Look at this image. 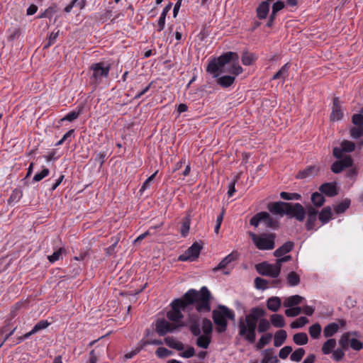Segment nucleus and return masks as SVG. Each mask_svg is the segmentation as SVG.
Returning <instances> with one entry per match:
<instances>
[{"label":"nucleus","instance_id":"7c9ffc66","mask_svg":"<svg viewBox=\"0 0 363 363\" xmlns=\"http://www.w3.org/2000/svg\"><path fill=\"white\" fill-rule=\"evenodd\" d=\"M264 357L261 363H278L279 359L277 356L272 354V350H264Z\"/></svg>","mask_w":363,"mask_h":363},{"label":"nucleus","instance_id":"2f4dec72","mask_svg":"<svg viewBox=\"0 0 363 363\" xmlns=\"http://www.w3.org/2000/svg\"><path fill=\"white\" fill-rule=\"evenodd\" d=\"M286 279L289 285L291 286H297L300 283V277L295 272H289L286 277Z\"/></svg>","mask_w":363,"mask_h":363},{"label":"nucleus","instance_id":"9d476101","mask_svg":"<svg viewBox=\"0 0 363 363\" xmlns=\"http://www.w3.org/2000/svg\"><path fill=\"white\" fill-rule=\"evenodd\" d=\"M93 71L92 79L95 83H99L101 81L102 77H107L110 71V66H104L103 62H98L93 64L91 67Z\"/></svg>","mask_w":363,"mask_h":363},{"label":"nucleus","instance_id":"774afa93","mask_svg":"<svg viewBox=\"0 0 363 363\" xmlns=\"http://www.w3.org/2000/svg\"><path fill=\"white\" fill-rule=\"evenodd\" d=\"M284 7V3L282 1H277L272 5V11L277 13Z\"/></svg>","mask_w":363,"mask_h":363},{"label":"nucleus","instance_id":"864d4df0","mask_svg":"<svg viewBox=\"0 0 363 363\" xmlns=\"http://www.w3.org/2000/svg\"><path fill=\"white\" fill-rule=\"evenodd\" d=\"M64 250L62 248H60L58 250L48 257L49 261L50 262H55L59 260Z\"/></svg>","mask_w":363,"mask_h":363},{"label":"nucleus","instance_id":"9b49d317","mask_svg":"<svg viewBox=\"0 0 363 363\" xmlns=\"http://www.w3.org/2000/svg\"><path fill=\"white\" fill-rule=\"evenodd\" d=\"M286 215L295 218L298 221H303L306 216V211L301 204L298 203H288Z\"/></svg>","mask_w":363,"mask_h":363},{"label":"nucleus","instance_id":"bf43d9fd","mask_svg":"<svg viewBox=\"0 0 363 363\" xmlns=\"http://www.w3.org/2000/svg\"><path fill=\"white\" fill-rule=\"evenodd\" d=\"M157 174V171H156L154 174H152L150 177H149L145 182L143 183V186H141L140 191L142 193L146 189H147L150 186V184L152 180L155 179L156 174Z\"/></svg>","mask_w":363,"mask_h":363},{"label":"nucleus","instance_id":"8fccbe9b","mask_svg":"<svg viewBox=\"0 0 363 363\" xmlns=\"http://www.w3.org/2000/svg\"><path fill=\"white\" fill-rule=\"evenodd\" d=\"M81 111L79 110L77 111H72L69 113H67L64 118L61 119V121H73L74 120L77 119L79 115H80Z\"/></svg>","mask_w":363,"mask_h":363},{"label":"nucleus","instance_id":"423d86ee","mask_svg":"<svg viewBox=\"0 0 363 363\" xmlns=\"http://www.w3.org/2000/svg\"><path fill=\"white\" fill-rule=\"evenodd\" d=\"M260 222H264L268 228L273 229H277L279 226L278 220L264 211L255 214L250 220V225L255 227H257Z\"/></svg>","mask_w":363,"mask_h":363},{"label":"nucleus","instance_id":"de8ad7c7","mask_svg":"<svg viewBox=\"0 0 363 363\" xmlns=\"http://www.w3.org/2000/svg\"><path fill=\"white\" fill-rule=\"evenodd\" d=\"M308 320L306 317H301L291 324L292 328H298L304 326Z\"/></svg>","mask_w":363,"mask_h":363},{"label":"nucleus","instance_id":"1a4fd4ad","mask_svg":"<svg viewBox=\"0 0 363 363\" xmlns=\"http://www.w3.org/2000/svg\"><path fill=\"white\" fill-rule=\"evenodd\" d=\"M203 248L201 243L195 242L182 255L179 257L180 261H194L199 257L200 252Z\"/></svg>","mask_w":363,"mask_h":363},{"label":"nucleus","instance_id":"aec40b11","mask_svg":"<svg viewBox=\"0 0 363 363\" xmlns=\"http://www.w3.org/2000/svg\"><path fill=\"white\" fill-rule=\"evenodd\" d=\"M294 247V242L291 241H288L282 245L280 247L277 249L274 252V255L277 257H281L285 254L291 252Z\"/></svg>","mask_w":363,"mask_h":363},{"label":"nucleus","instance_id":"b1692460","mask_svg":"<svg viewBox=\"0 0 363 363\" xmlns=\"http://www.w3.org/2000/svg\"><path fill=\"white\" fill-rule=\"evenodd\" d=\"M287 337V333L284 330H278L274 335V345L278 347L281 346L285 342Z\"/></svg>","mask_w":363,"mask_h":363},{"label":"nucleus","instance_id":"49530a36","mask_svg":"<svg viewBox=\"0 0 363 363\" xmlns=\"http://www.w3.org/2000/svg\"><path fill=\"white\" fill-rule=\"evenodd\" d=\"M341 147L344 152H350L354 150L355 144L349 140H344L341 144Z\"/></svg>","mask_w":363,"mask_h":363},{"label":"nucleus","instance_id":"58836bf2","mask_svg":"<svg viewBox=\"0 0 363 363\" xmlns=\"http://www.w3.org/2000/svg\"><path fill=\"white\" fill-rule=\"evenodd\" d=\"M350 205V201L348 199H345L340 202V203L337 204L335 206L334 210L336 213L340 214L345 212L349 208Z\"/></svg>","mask_w":363,"mask_h":363},{"label":"nucleus","instance_id":"e2e57ef3","mask_svg":"<svg viewBox=\"0 0 363 363\" xmlns=\"http://www.w3.org/2000/svg\"><path fill=\"white\" fill-rule=\"evenodd\" d=\"M162 341L160 340H141L140 342V348H143L147 345H162Z\"/></svg>","mask_w":363,"mask_h":363},{"label":"nucleus","instance_id":"ea45409f","mask_svg":"<svg viewBox=\"0 0 363 363\" xmlns=\"http://www.w3.org/2000/svg\"><path fill=\"white\" fill-rule=\"evenodd\" d=\"M305 354V350L303 348H298L290 356L291 361L298 362H300Z\"/></svg>","mask_w":363,"mask_h":363},{"label":"nucleus","instance_id":"72a5a7b5","mask_svg":"<svg viewBox=\"0 0 363 363\" xmlns=\"http://www.w3.org/2000/svg\"><path fill=\"white\" fill-rule=\"evenodd\" d=\"M325 201L324 196L318 192H315L311 195V201L316 207L322 206Z\"/></svg>","mask_w":363,"mask_h":363},{"label":"nucleus","instance_id":"c9c22d12","mask_svg":"<svg viewBox=\"0 0 363 363\" xmlns=\"http://www.w3.org/2000/svg\"><path fill=\"white\" fill-rule=\"evenodd\" d=\"M211 343V338L207 335H199L196 340V345L199 347L207 349Z\"/></svg>","mask_w":363,"mask_h":363},{"label":"nucleus","instance_id":"c03bdc74","mask_svg":"<svg viewBox=\"0 0 363 363\" xmlns=\"http://www.w3.org/2000/svg\"><path fill=\"white\" fill-rule=\"evenodd\" d=\"M269 281L266 279H264L260 277H256L255 279V287L258 289H266L267 288V285Z\"/></svg>","mask_w":363,"mask_h":363},{"label":"nucleus","instance_id":"cd10ccee","mask_svg":"<svg viewBox=\"0 0 363 363\" xmlns=\"http://www.w3.org/2000/svg\"><path fill=\"white\" fill-rule=\"evenodd\" d=\"M190 223H191V216L190 214H187L182 220V228H181V235L182 237L185 238L189 233L190 229Z\"/></svg>","mask_w":363,"mask_h":363},{"label":"nucleus","instance_id":"5fc2aeb1","mask_svg":"<svg viewBox=\"0 0 363 363\" xmlns=\"http://www.w3.org/2000/svg\"><path fill=\"white\" fill-rule=\"evenodd\" d=\"M351 136L354 138H359L363 135V127H354L350 130Z\"/></svg>","mask_w":363,"mask_h":363},{"label":"nucleus","instance_id":"f03ea898","mask_svg":"<svg viewBox=\"0 0 363 363\" xmlns=\"http://www.w3.org/2000/svg\"><path fill=\"white\" fill-rule=\"evenodd\" d=\"M265 311L259 307H254L250 313L238 320V335L245 340L252 344L256 340V329L259 333L267 332L270 328V323L266 318Z\"/></svg>","mask_w":363,"mask_h":363},{"label":"nucleus","instance_id":"4d7b16f0","mask_svg":"<svg viewBox=\"0 0 363 363\" xmlns=\"http://www.w3.org/2000/svg\"><path fill=\"white\" fill-rule=\"evenodd\" d=\"M195 354V350L193 347L189 346L186 350L180 354V356L184 358H190Z\"/></svg>","mask_w":363,"mask_h":363},{"label":"nucleus","instance_id":"0e129e2a","mask_svg":"<svg viewBox=\"0 0 363 363\" xmlns=\"http://www.w3.org/2000/svg\"><path fill=\"white\" fill-rule=\"evenodd\" d=\"M317 216H308L306 227L308 230H313L315 226Z\"/></svg>","mask_w":363,"mask_h":363},{"label":"nucleus","instance_id":"393cba45","mask_svg":"<svg viewBox=\"0 0 363 363\" xmlns=\"http://www.w3.org/2000/svg\"><path fill=\"white\" fill-rule=\"evenodd\" d=\"M164 341L167 346L178 351H182L184 349V344L181 342L177 341L173 337H167L164 339Z\"/></svg>","mask_w":363,"mask_h":363},{"label":"nucleus","instance_id":"ddd939ff","mask_svg":"<svg viewBox=\"0 0 363 363\" xmlns=\"http://www.w3.org/2000/svg\"><path fill=\"white\" fill-rule=\"evenodd\" d=\"M343 113L339 99L335 97L333 99L330 121H337L342 119Z\"/></svg>","mask_w":363,"mask_h":363},{"label":"nucleus","instance_id":"c756f323","mask_svg":"<svg viewBox=\"0 0 363 363\" xmlns=\"http://www.w3.org/2000/svg\"><path fill=\"white\" fill-rule=\"evenodd\" d=\"M336 340L333 338L328 339L322 347V352L325 354H330L336 346Z\"/></svg>","mask_w":363,"mask_h":363},{"label":"nucleus","instance_id":"f257e3e1","mask_svg":"<svg viewBox=\"0 0 363 363\" xmlns=\"http://www.w3.org/2000/svg\"><path fill=\"white\" fill-rule=\"evenodd\" d=\"M211 292L206 286L199 291L195 289L189 290L182 298L173 301L171 304L172 310L167 312V318L172 323H178L183 318L181 310H184L188 305L195 303V308L199 313H208L211 311Z\"/></svg>","mask_w":363,"mask_h":363},{"label":"nucleus","instance_id":"e433bc0d","mask_svg":"<svg viewBox=\"0 0 363 363\" xmlns=\"http://www.w3.org/2000/svg\"><path fill=\"white\" fill-rule=\"evenodd\" d=\"M235 81V77L223 76L218 79V83L223 87H228L231 86Z\"/></svg>","mask_w":363,"mask_h":363},{"label":"nucleus","instance_id":"338daca9","mask_svg":"<svg viewBox=\"0 0 363 363\" xmlns=\"http://www.w3.org/2000/svg\"><path fill=\"white\" fill-rule=\"evenodd\" d=\"M190 330L194 336H199L201 334L200 326L197 323H194L191 325Z\"/></svg>","mask_w":363,"mask_h":363},{"label":"nucleus","instance_id":"c85d7f7f","mask_svg":"<svg viewBox=\"0 0 363 363\" xmlns=\"http://www.w3.org/2000/svg\"><path fill=\"white\" fill-rule=\"evenodd\" d=\"M294 342L298 345H304L308 343V335L305 333H298L293 336Z\"/></svg>","mask_w":363,"mask_h":363},{"label":"nucleus","instance_id":"0eeeda50","mask_svg":"<svg viewBox=\"0 0 363 363\" xmlns=\"http://www.w3.org/2000/svg\"><path fill=\"white\" fill-rule=\"evenodd\" d=\"M257 272L262 276L277 278L280 274V269L276 264H269L267 262L257 264L255 266Z\"/></svg>","mask_w":363,"mask_h":363},{"label":"nucleus","instance_id":"a211bd4d","mask_svg":"<svg viewBox=\"0 0 363 363\" xmlns=\"http://www.w3.org/2000/svg\"><path fill=\"white\" fill-rule=\"evenodd\" d=\"M319 191L328 196H334L337 194L336 184L335 183H325L319 187Z\"/></svg>","mask_w":363,"mask_h":363},{"label":"nucleus","instance_id":"dca6fc26","mask_svg":"<svg viewBox=\"0 0 363 363\" xmlns=\"http://www.w3.org/2000/svg\"><path fill=\"white\" fill-rule=\"evenodd\" d=\"M319 172V167L315 165H312L306 167L302 171H300L296 175L297 179H306L311 177H315Z\"/></svg>","mask_w":363,"mask_h":363},{"label":"nucleus","instance_id":"79ce46f5","mask_svg":"<svg viewBox=\"0 0 363 363\" xmlns=\"http://www.w3.org/2000/svg\"><path fill=\"white\" fill-rule=\"evenodd\" d=\"M289 68V63L285 64L277 73H275L272 79H284L287 76Z\"/></svg>","mask_w":363,"mask_h":363},{"label":"nucleus","instance_id":"4468645a","mask_svg":"<svg viewBox=\"0 0 363 363\" xmlns=\"http://www.w3.org/2000/svg\"><path fill=\"white\" fill-rule=\"evenodd\" d=\"M288 206V203L286 202H274L268 204V209L272 213L283 216L286 213V208Z\"/></svg>","mask_w":363,"mask_h":363},{"label":"nucleus","instance_id":"09e8293b","mask_svg":"<svg viewBox=\"0 0 363 363\" xmlns=\"http://www.w3.org/2000/svg\"><path fill=\"white\" fill-rule=\"evenodd\" d=\"M22 196V191L18 189H15L13 191L11 195L10 196L8 203L10 204L12 202H17L20 200Z\"/></svg>","mask_w":363,"mask_h":363},{"label":"nucleus","instance_id":"412c9836","mask_svg":"<svg viewBox=\"0 0 363 363\" xmlns=\"http://www.w3.org/2000/svg\"><path fill=\"white\" fill-rule=\"evenodd\" d=\"M281 298L277 296H272L268 298L267 301V307L269 310L273 312H277L281 307Z\"/></svg>","mask_w":363,"mask_h":363},{"label":"nucleus","instance_id":"2eb2a0df","mask_svg":"<svg viewBox=\"0 0 363 363\" xmlns=\"http://www.w3.org/2000/svg\"><path fill=\"white\" fill-rule=\"evenodd\" d=\"M238 257V252H233L228 255H227L225 257H224L221 262L218 264L217 267H214L213 269V272H216L220 269L225 268L230 263H231L233 261L236 260Z\"/></svg>","mask_w":363,"mask_h":363},{"label":"nucleus","instance_id":"603ef678","mask_svg":"<svg viewBox=\"0 0 363 363\" xmlns=\"http://www.w3.org/2000/svg\"><path fill=\"white\" fill-rule=\"evenodd\" d=\"M292 350L293 349L291 346H285L280 350L279 357L282 359H285L292 352Z\"/></svg>","mask_w":363,"mask_h":363},{"label":"nucleus","instance_id":"f704fd0d","mask_svg":"<svg viewBox=\"0 0 363 363\" xmlns=\"http://www.w3.org/2000/svg\"><path fill=\"white\" fill-rule=\"evenodd\" d=\"M241 60L244 65L248 66L252 65L255 61L256 56L255 54L246 51L242 53Z\"/></svg>","mask_w":363,"mask_h":363},{"label":"nucleus","instance_id":"39448f33","mask_svg":"<svg viewBox=\"0 0 363 363\" xmlns=\"http://www.w3.org/2000/svg\"><path fill=\"white\" fill-rule=\"evenodd\" d=\"M249 236L258 250H273L275 247V233L257 235L255 233L249 232Z\"/></svg>","mask_w":363,"mask_h":363},{"label":"nucleus","instance_id":"a878e982","mask_svg":"<svg viewBox=\"0 0 363 363\" xmlns=\"http://www.w3.org/2000/svg\"><path fill=\"white\" fill-rule=\"evenodd\" d=\"M303 300V297L299 295H294L288 297L284 301V306L285 307H292L294 306L298 305Z\"/></svg>","mask_w":363,"mask_h":363},{"label":"nucleus","instance_id":"7ed1b4c3","mask_svg":"<svg viewBox=\"0 0 363 363\" xmlns=\"http://www.w3.org/2000/svg\"><path fill=\"white\" fill-rule=\"evenodd\" d=\"M239 57L237 52H228L217 58L213 59L208 63L206 71L213 74V77H217L219 72H225L223 68L225 65L233 62L230 67L227 70L228 72L233 74L235 76L242 72V68L239 65Z\"/></svg>","mask_w":363,"mask_h":363},{"label":"nucleus","instance_id":"4be33fe9","mask_svg":"<svg viewBox=\"0 0 363 363\" xmlns=\"http://www.w3.org/2000/svg\"><path fill=\"white\" fill-rule=\"evenodd\" d=\"M340 329V325L337 323H330L323 329V335L325 337H330L336 334Z\"/></svg>","mask_w":363,"mask_h":363},{"label":"nucleus","instance_id":"6e6552de","mask_svg":"<svg viewBox=\"0 0 363 363\" xmlns=\"http://www.w3.org/2000/svg\"><path fill=\"white\" fill-rule=\"evenodd\" d=\"M155 326L157 334L160 336H164L168 333L174 331L182 325L176 323H169L168 320L162 318L156 322Z\"/></svg>","mask_w":363,"mask_h":363},{"label":"nucleus","instance_id":"3c124183","mask_svg":"<svg viewBox=\"0 0 363 363\" xmlns=\"http://www.w3.org/2000/svg\"><path fill=\"white\" fill-rule=\"evenodd\" d=\"M301 312L300 307L290 308L285 311V314L288 317H295L298 315Z\"/></svg>","mask_w":363,"mask_h":363},{"label":"nucleus","instance_id":"13d9d810","mask_svg":"<svg viewBox=\"0 0 363 363\" xmlns=\"http://www.w3.org/2000/svg\"><path fill=\"white\" fill-rule=\"evenodd\" d=\"M49 169L47 168L43 169L40 173L36 174L34 177L33 180L35 182H39L42 180L43 178L47 177L49 174Z\"/></svg>","mask_w":363,"mask_h":363},{"label":"nucleus","instance_id":"bb28decb","mask_svg":"<svg viewBox=\"0 0 363 363\" xmlns=\"http://www.w3.org/2000/svg\"><path fill=\"white\" fill-rule=\"evenodd\" d=\"M270 321L275 328H283L285 325L284 316L280 314H273L270 317Z\"/></svg>","mask_w":363,"mask_h":363},{"label":"nucleus","instance_id":"6ab92c4d","mask_svg":"<svg viewBox=\"0 0 363 363\" xmlns=\"http://www.w3.org/2000/svg\"><path fill=\"white\" fill-rule=\"evenodd\" d=\"M50 323L47 320H40L33 327L31 331L28 333H26L23 336L21 337L19 340L21 341L24 339L29 337L30 335L35 334L40 330L46 328Z\"/></svg>","mask_w":363,"mask_h":363},{"label":"nucleus","instance_id":"052dcab7","mask_svg":"<svg viewBox=\"0 0 363 363\" xmlns=\"http://www.w3.org/2000/svg\"><path fill=\"white\" fill-rule=\"evenodd\" d=\"M350 347L354 350H357V351H359L360 350L362 347H363V345L362 343L355 339V338H351L350 340Z\"/></svg>","mask_w":363,"mask_h":363},{"label":"nucleus","instance_id":"5701e85b","mask_svg":"<svg viewBox=\"0 0 363 363\" xmlns=\"http://www.w3.org/2000/svg\"><path fill=\"white\" fill-rule=\"evenodd\" d=\"M332 209L330 206H326L322 209L318 214V219L323 223H327L332 218Z\"/></svg>","mask_w":363,"mask_h":363},{"label":"nucleus","instance_id":"4c0bfd02","mask_svg":"<svg viewBox=\"0 0 363 363\" xmlns=\"http://www.w3.org/2000/svg\"><path fill=\"white\" fill-rule=\"evenodd\" d=\"M350 333H345L342 335L340 339L339 340V345L343 350H347L349 347V343H350Z\"/></svg>","mask_w":363,"mask_h":363},{"label":"nucleus","instance_id":"69168bd1","mask_svg":"<svg viewBox=\"0 0 363 363\" xmlns=\"http://www.w3.org/2000/svg\"><path fill=\"white\" fill-rule=\"evenodd\" d=\"M352 123L358 126L363 127V116L362 114H354L352 116Z\"/></svg>","mask_w":363,"mask_h":363},{"label":"nucleus","instance_id":"6e6d98bb","mask_svg":"<svg viewBox=\"0 0 363 363\" xmlns=\"http://www.w3.org/2000/svg\"><path fill=\"white\" fill-rule=\"evenodd\" d=\"M172 354V351L166 349L165 347H159L156 350V354L160 358H164L169 356Z\"/></svg>","mask_w":363,"mask_h":363},{"label":"nucleus","instance_id":"f8f14e48","mask_svg":"<svg viewBox=\"0 0 363 363\" xmlns=\"http://www.w3.org/2000/svg\"><path fill=\"white\" fill-rule=\"evenodd\" d=\"M352 164L353 160L352 157L347 155L342 159L333 162L331 165V170L333 173L338 174L343 171L345 169L351 167Z\"/></svg>","mask_w":363,"mask_h":363},{"label":"nucleus","instance_id":"473e14b6","mask_svg":"<svg viewBox=\"0 0 363 363\" xmlns=\"http://www.w3.org/2000/svg\"><path fill=\"white\" fill-rule=\"evenodd\" d=\"M321 330H322V328H321L320 325L319 323H316L312 325L309 328L308 333H309L310 336L313 339H318L320 335Z\"/></svg>","mask_w":363,"mask_h":363},{"label":"nucleus","instance_id":"680f3d73","mask_svg":"<svg viewBox=\"0 0 363 363\" xmlns=\"http://www.w3.org/2000/svg\"><path fill=\"white\" fill-rule=\"evenodd\" d=\"M344 356H345V353L343 352L342 348L337 349L333 352V357L337 362L340 361L343 358Z\"/></svg>","mask_w":363,"mask_h":363},{"label":"nucleus","instance_id":"20e7f679","mask_svg":"<svg viewBox=\"0 0 363 363\" xmlns=\"http://www.w3.org/2000/svg\"><path fill=\"white\" fill-rule=\"evenodd\" d=\"M213 320L216 325V330L219 333H224L228 326L226 319L235 320V313L225 306L219 305L218 310H213L212 313Z\"/></svg>","mask_w":363,"mask_h":363},{"label":"nucleus","instance_id":"37998d69","mask_svg":"<svg viewBox=\"0 0 363 363\" xmlns=\"http://www.w3.org/2000/svg\"><path fill=\"white\" fill-rule=\"evenodd\" d=\"M202 329L204 335H208L211 333L213 325L211 321L208 318H204L202 322Z\"/></svg>","mask_w":363,"mask_h":363},{"label":"nucleus","instance_id":"a18cd8bd","mask_svg":"<svg viewBox=\"0 0 363 363\" xmlns=\"http://www.w3.org/2000/svg\"><path fill=\"white\" fill-rule=\"evenodd\" d=\"M280 196L281 199L285 200H299L301 199V195L296 193H287L285 191H282L280 194Z\"/></svg>","mask_w":363,"mask_h":363},{"label":"nucleus","instance_id":"a19ab883","mask_svg":"<svg viewBox=\"0 0 363 363\" xmlns=\"http://www.w3.org/2000/svg\"><path fill=\"white\" fill-rule=\"evenodd\" d=\"M272 334H271V333H267L264 335H262L257 344V349L263 348L265 345H267L269 343V342L272 340Z\"/></svg>","mask_w":363,"mask_h":363},{"label":"nucleus","instance_id":"f3484780","mask_svg":"<svg viewBox=\"0 0 363 363\" xmlns=\"http://www.w3.org/2000/svg\"><path fill=\"white\" fill-rule=\"evenodd\" d=\"M270 4L268 1H262L256 9L257 17L260 19H266L269 13Z\"/></svg>","mask_w":363,"mask_h":363}]
</instances>
